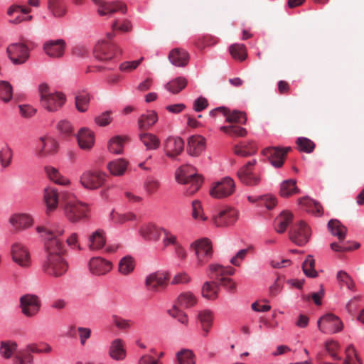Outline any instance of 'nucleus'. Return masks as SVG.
I'll list each match as a JSON object with an SVG mask.
<instances>
[{
  "label": "nucleus",
  "mask_w": 364,
  "mask_h": 364,
  "mask_svg": "<svg viewBox=\"0 0 364 364\" xmlns=\"http://www.w3.org/2000/svg\"><path fill=\"white\" fill-rule=\"evenodd\" d=\"M36 230L45 240L46 257L42 264V271L48 276L59 278L63 276L68 269V264L64 258L65 249L63 241L59 237L64 233V229L59 227L54 230H50L43 226H38Z\"/></svg>",
  "instance_id": "1"
},
{
  "label": "nucleus",
  "mask_w": 364,
  "mask_h": 364,
  "mask_svg": "<svg viewBox=\"0 0 364 364\" xmlns=\"http://www.w3.org/2000/svg\"><path fill=\"white\" fill-rule=\"evenodd\" d=\"M62 205L65 218L72 223L88 220L90 207L69 191H62Z\"/></svg>",
  "instance_id": "2"
},
{
  "label": "nucleus",
  "mask_w": 364,
  "mask_h": 364,
  "mask_svg": "<svg viewBox=\"0 0 364 364\" xmlns=\"http://www.w3.org/2000/svg\"><path fill=\"white\" fill-rule=\"evenodd\" d=\"M38 92L41 105L50 112H57L66 101V97L63 92H51L46 83H42L38 86Z\"/></svg>",
  "instance_id": "3"
},
{
  "label": "nucleus",
  "mask_w": 364,
  "mask_h": 364,
  "mask_svg": "<svg viewBox=\"0 0 364 364\" xmlns=\"http://www.w3.org/2000/svg\"><path fill=\"white\" fill-rule=\"evenodd\" d=\"M176 181L183 184H190L186 195L191 196L198 191L203 183L200 175L194 173V168L190 166H183L176 173Z\"/></svg>",
  "instance_id": "4"
},
{
  "label": "nucleus",
  "mask_w": 364,
  "mask_h": 364,
  "mask_svg": "<svg viewBox=\"0 0 364 364\" xmlns=\"http://www.w3.org/2000/svg\"><path fill=\"white\" fill-rule=\"evenodd\" d=\"M235 269L232 267H223L220 264H212L209 266V278L219 282V286L222 285L228 291L233 292L236 289V283L226 275H233Z\"/></svg>",
  "instance_id": "5"
},
{
  "label": "nucleus",
  "mask_w": 364,
  "mask_h": 364,
  "mask_svg": "<svg viewBox=\"0 0 364 364\" xmlns=\"http://www.w3.org/2000/svg\"><path fill=\"white\" fill-rule=\"evenodd\" d=\"M106 173L99 169H87L82 173L79 182L85 189L93 191L102 187L106 181Z\"/></svg>",
  "instance_id": "6"
},
{
  "label": "nucleus",
  "mask_w": 364,
  "mask_h": 364,
  "mask_svg": "<svg viewBox=\"0 0 364 364\" xmlns=\"http://www.w3.org/2000/svg\"><path fill=\"white\" fill-rule=\"evenodd\" d=\"M113 36V33H108L107 34L108 40H103L95 46L94 54L96 58L106 61L112 59L117 53H122V50L117 45L109 41Z\"/></svg>",
  "instance_id": "7"
},
{
  "label": "nucleus",
  "mask_w": 364,
  "mask_h": 364,
  "mask_svg": "<svg viewBox=\"0 0 364 364\" xmlns=\"http://www.w3.org/2000/svg\"><path fill=\"white\" fill-rule=\"evenodd\" d=\"M191 247L195 250L197 264L201 267L206 264L213 256L212 244L209 239L202 238L192 243Z\"/></svg>",
  "instance_id": "8"
},
{
  "label": "nucleus",
  "mask_w": 364,
  "mask_h": 364,
  "mask_svg": "<svg viewBox=\"0 0 364 364\" xmlns=\"http://www.w3.org/2000/svg\"><path fill=\"white\" fill-rule=\"evenodd\" d=\"M11 256L13 262L22 268H28L31 264L30 252L21 242H16L11 245Z\"/></svg>",
  "instance_id": "9"
},
{
  "label": "nucleus",
  "mask_w": 364,
  "mask_h": 364,
  "mask_svg": "<svg viewBox=\"0 0 364 364\" xmlns=\"http://www.w3.org/2000/svg\"><path fill=\"white\" fill-rule=\"evenodd\" d=\"M238 219V211L232 207L220 209L212 218L213 224L220 228L228 227L233 225Z\"/></svg>",
  "instance_id": "10"
},
{
  "label": "nucleus",
  "mask_w": 364,
  "mask_h": 364,
  "mask_svg": "<svg viewBox=\"0 0 364 364\" xmlns=\"http://www.w3.org/2000/svg\"><path fill=\"white\" fill-rule=\"evenodd\" d=\"M256 163V160H252L238 170L237 176L243 184L249 186H255L259 183L261 181L260 175L253 172V168Z\"/></svg>",
  "instance_id": "11"
},
{
  "label": "nucleus",
  "mask_w": 364,
  "mask_h": 364,
  "mask_svg": "<svg viewBox=\"0 0 364 364\" xmlns=\"http://www.w3.org/2000/svg\"><path fill=\"white\" fill-rule=\"evenodd\" d=\"M235 189L234 181L230 177H225L216 182L210 190L211 196L215 198H224L231 196Z\"/></svg>",
  "instance_id": "12"
},
{
  "label": "nucleus",
  "mask_w": 364,
  "mask_h": 364,
  "mask_svg": "<svg viewBox=\"0 0 364 364\" xmlns=\"http://www.w3.org/2000/svg\"><path fill=\"white\" fill-rule=\"evenodd\" d=\"M169 279V274L166 272H156L149 274L145 279V287L151 292H159L164 289Z\"/></svg>",
  "instance_id": "13"
},
{
  "label": "nucleus",
  "mask_w": 364,
  "mask_h": 364,
  "mask_svg": "<svg viewBox=\"0 0 364 364\" xmlns=\"http://www.w3.org/2000/svg\"><path fill=\"white\" fill-rule=\"evenodd\" d=\"M311 230L304 221L296 223L289 232L290 240L299 246L306 245L309 242Z\"/></svg>",
  "instance_id": "14"
},
{
  "label": "nucleus",
  "mask_w": 364,
  "mask_h": 364,
  "mask_svg": "<svg viewBox=\"0 0 364 364\" xmlns=\"http://www.w3.org/2000/svg\"><path fill=\"white\" fill-rule=\"evenodd\" d=\"M317 324L319 330L325 333H337L343 328V323L341 319L332 314H327L321 316L318 320Z\"/></svg>",
  "instance_id": "15"
},
{
  "label": "nucleus",
  "mask_w": 364,
  "mask_h": 364,
  "mask_svg": "<svg viewBox=\"0 0 364 364\" xmlns=\"http://www.w3.org/2000/svg\"><path fill=\"white\" fill-rule=\"evenodd\" d=\"M6 52L9 59L15 65L23 64L29 58L28 48L24 43H12L8 46Z\"/></svg>",
  "instance_id": "16"
},
{
  "label": "nucleus",
  "mask_w": 364,
  "mask_h": 364,
  "mask_svg": "<svg viewBox=\"0 0 364 364\" xmlns=\"http://www.w3.org/2000/svg\"><path fill=\"white\" fill-rule=\"evenodd\" d=\"M43 201L46 213L49 215L57 210L59 202L62 203V192L59 193L56 188L48 186L43 191Z\"/></svg>",
  "instance_id": "17"
},
{
  "label": "nucleus",
  "mask_w": 364,
  "mask_h": 364,
  "mask_svg": "<svg viewBox=\"0 0 364 364\" xmlns=\"http://www.w3.org/2000/svg\"><path fill=\"white\" fill-rule=\"evenodd\" d=\"M20 306L22 313L32 317L37 314L40 310L41 301L38 297L33 294H26L20 298Z\"/></svg>",
  "instance_id": "18"
},
{
  "label": "nucleus",
  "mask_w": 364,
  "mask_h": 364,
  "mask_svg": "<svg viewBox=\"0 0 364 364\" xmlns=\"http://www.w3.org/2000/svg\"><path fill=\"white\" fill-rule=\"evenodd\" d=\"M290 149V147L285 149L276 146L267 147L263 149L262 154L268 159L273 166L280 168L283 166L287 154Z\"/></svg>",
  "instance_id": "19"
},
{
  "label": "nucleus",
  "mask_w": 364,
  "mask_h": 364,
  "mask_svg": "<svg viewBox=\"0 0 364 364\" xmlns=\"http://www.w3.org/2000/svg\"><path fill=\"white\" fill-rule=\"evenodd\" d=\"M221 114L226 117V122L229 123L245 124L247 118L244 112L234 110L230 112L225 107H219L210 112V115L213 117Z\"/></svg>",
  "instance_id": "20"
},
{
  "label": "nucleus",
  "mask_w": 364,
  "mask_h": 364,
  "mask_svg": "<svg viewBox=\"0 0 364 364\" xmlns=\"http://www.w3.org/2000/svg\"><path fill=\"white\" fill-rule=\"evenodd\" d=\"M163 144L166 156L171 159L181 154L184 148V141L179 136H169Z\"/></svg>",
  "instance_id": "21"
},
{
  "label": "nucleus",
  "mask_w": 364,
  "mask_h": 364,
  "mask_svg": "<svg viewBox=\"0 0 364 364\" xmlns=\"http://www.w3.org/2000/svg\"><path fill=\"white\" fill-rule=\"evenodd\" d=\"M65 42L62 40L48 41L43 44L45 53L50 58H60L63 55Z\"/></svg>",
  "instance_id": "22"
},
{
  "label": "nucleus",
  "mask_w": 364,
  "mask_h": 364,
  "mask_svg": "<svg viewBox=\"0 0 364 364\" xmlns=\"http://www.w3.org/2000/svg\"><path fill=\"white\" fill-rule=\"evenodd\" d=\"M89 267L93 274L102 275L112 269V264L102 257H93L90 260Z\"/></svg>",
  "instance_id": "23"
},
{
  "label": "nucleus",
  "mask_w": 364,
  "mask_h": 364,
  "mask_svg": "<svg viewBox=\"0 0 364 364\" xmlns=\"http://www.w3.org/2000/svg\"><path fill=\"white\" fill-rule=\"evenodd\" d=\"M52 348L47 343H41L39 345L36 343H31L28 345L25 349H22L16 352L14 356V362L15 364H20L18 363V355H28L33 358V355L31 354V353H48L51 351Z\"/></svg>",
  "instance_id": "24"
},
{
  "label": "nucleus",
  "mask_w": 364,
  "mask_h": 364,
  "mask_svg": "<svg viewBox=\"0 0 364 364\" xmlns=\"http://www.w3.org/2000/svg\"><path fill=\"white\" fill-rule=\"evenodd\" d=\"M164 228L149 223L141 227L140 235L146 240L157 242L159 240Z\"/></svg>",
  "instance_id": "25"
},
{
  "label": "nucleus",
  "mask_w": 364,
  "mask_h": 364,
  "mask_svg": "<svg viewBox=\"0 0 364 364\" xmlns=\"http://www.w3.org/2000/svg\"><path fill=\"white\" fill-rule=\"evenodd\" d=\"M9 223L16 231H21L30 228L33 220L30 215L19 213L12 215L9 218Z\"/></svg>",
  "instance_id": "26"
},
{
  "label": "nucleus",
  "mask_w": 364,
  "mask_h": 364,
  "mask_svg": "<svg viewBox=\"0 0 364 364\" xmlns=\"http://www.w3.org/2000/svg\"><path fill=\"white\" fill-rule=\"evenodd\" d=\"M213 313L209 309L199 311L197 315V319L200 324L202 329V336L206 337L212 328L213 323Z\"/></svg>",
  "instance_id": "27"
},
{
  "label": "nucleus",
  "mask_w": 364,
  "mask_h": 364,
  "mask_svg": "<svg viewBox=\"0 0 364 364\" xmlns=\"http://www.w3.org/2000/svg\"><path fill=\"white\" fill-rule=\"evenodd\" d=\"M40 143V149L38 152L39 157H46L57 152L58 144L52 137H41Z\"/></svg>",
  "instance_id": "28"
},
{
  "label": "nucleus",
  "mask_w": 364,
  "mask_h": 364,
  "mask_svg": "<svg viewBox=\"0 0 364 364\" xmlns=\"http://www.w3.org/2000/svg\"><path fill=\"white\" fill-rule=\"evenodd\" d=\"M106 244L105 232L102 229H97L88 236V247L90 250H100Z\"/></svg>",
  "instance_id": "29"
},
{
  "label": "nucleus",
  "mask_w": 364,
  "mask_h": 364,
  "mask_svg": "<svg viewBox=\"0 0 364 364\" xmlns=\"http://www.w3.org/2000/svg\"><path fill=\"white\" fill-rule=\"evenodd\" d=\"M205 147V139L200 135L192 136L188 139L187 151L193 156H199Z\"/></svg>",
  "instance_id": "30"
},
{
  "label": "nucleus",
  "mask_w": 364,
  "mask_h": 364,
  "mask_svg": "<svg viewBox=\"0 0 364 364\" xmlns=\"http://www.w3.org/2000/svg\"><path fill=\"white\" fill-rule=\"evenodd\" d=\"M31 11V9L25 6L12 5L9 7L7 14L10 16L16 15V16L10 21L12 23L18 24L23 21H31L32 19V16H28L27 17L23 18L20 15L21 14H29Z\"/></svg>",
  "instance_id": "31"
},
{
  "label": "nucleus",
  "mask_w": 364,
  "mask_h": 364,
  "mask_svg": "<svg viewBox=\"0 0 364 364\" xmlns=\"http://www.w3.org/2000/svg\"><path fill=\"white\" fill-rule=\"evenodd\" d=\"M80 147L82 149H90L95 143L94 133L87 128H81L77 135Z\"/></svg>",
  "instance_id": "32"
},
{
  "label": "nucleus",
  "mask_w": 364,
  "mask_h": 364,
  "mask_svg": "<svg viewBox=\"0 0 364 364\" xmlns=\"http://www.w3.org/2000/svg\"><path fill=\"white\" fill-rule=\"evenodd\" d=\"M168 59L173 65L178 67H184L188 63L189 54L183 49L174 48L170 52Z\"/></svg>",
  "instance_id": "33"
},
{
  "label": "nucleus",
  "mask_w": 364,
  "mask_h": 364,
  "mask_svg": "<svg viewBox=\"0 0 364 364\" xmlns=\"http://www.w3.org/2000/svg\"><path fill=\"white\" fill-rule=\"evenodd\" d=\"M117 11H120L123 14H125L127 11V6L119 1L112 2H102L100 8H99L97 10V12L100 16H104L107 14H113Z\"/></svg>",
  "instance_id": "34"
},
{
  "label": "nucleus",
  "mask_w": 364,
  "mask_h": 364,
  "mask_svg": "<svg viewBox=\"0 0 364 364\" xmlns=\"http://www.w3.org/2000/svg\"><path fill=\"white\" fill-rule=\"evenodd\" d=\"M109 356L116 360H122L126 356V350L122 340L117 338L114 340L109 348Z\"/></svg>",
  "instance_id": "35"
},
{
  "label": "nucleus",
  "mask_w": 364,
  "mask_h": 364,
  "mask_svg": "<svg viewBox=\"0 0 364 364\" xmlns=\"http://www.w3.org/2000/svg\"><path fill=\"white\" fill-rule=\"evenodd\" d=\"M128 164V161L124 159H118L109 162L107 168L112 175L121 176L124 174Z\"/></svg>",
  "instance_id": "36"
},
{
  "label": "nucleus",
  "mask_w": 364,
  "mask_h": 364,
  "mask_svg": "<svg viewBox=\"0 0 364 364\" xmlns=\"http://www.w3.org/2000/svg\"><path fill=\"white\" fill-rule=\"evenodd\" d=\"M196 303V296L192 292L186 291L178 295L174 305L179 309H188L195 306Z\"/></svg>",
  "instance_id": "37"
},
{
  "label": "nucleus",
  "mask_w": 364,
  "mask_h": 364,
  "mask_svg": "<svg viewBox=\"0 0 364 364\" xmlns=\"http://www.w3.org/2000/svg\"><path fill=\"white\" fill-rule=\"evenodd\" d=\"M217 281L218 280L213 279L210 282H205L203 284L202 288V295L203 297L210 300H215L218 298L220 288Z\"/></svg>",
  "instance_id": "38"
},
{
  "label": "nucleus",
  "mask_w": 364,
  "mask_h": 364,
  "mask_svg": "<svg viewBox=\"0 0 364 364\" xmlns=\"http://www.w3.org/2000/svg\"><path fill=\"white\" fill-rule=\"evenodd\" d=\"M299 203L308 213L318 216L322 214L323 209L321 205L309 197H304L300 198L299 200Z\"/></svg>",
  "instance_id": "39"
},
{
  "label": "nucleus",
  "mask_w": 364,
  "mask_h": 364,
  "mask_svg": "<svg viewBox=\"0 0 364 364\" xmlns=\"http://www.w3.org/2000/svg\"><path fill=\"white\" fill-rule=\"evenodd\" d=\"M90 102V95L85 90L79 91L76 93L75 97V104L76 109L80 112H85L89 107Z\"/></svg>",
  "instance_id": "40"
},
{
  "label": "nucleus",
  "mask_w": 364,
  "mask_h": 364,
  "mask_svg": "<svg viewBox=\"0 0 364 364\" xmlns=\"http://www.w3.org/2000/svg\"><path fill=\"white\" fill-rule=\"evenodd\" d=\"M158 120V115L154 111L147 112L141 114L138 119L139 128L141 130H146L151 128Z\"/></svg>",
  "instance_id": "41"
},
{
  "label": "nucleus",
  "mask_w": 364,
  "mask_h": 364,
  "mask_svg": "<svg viewBox=\"0 0 364 364\" xmlns=\"http://www.w3.org/2000/svg\"><path fill=\"white\" fill-rule=\"evenodd\" d=\"M45 170L49 179L55 183L64 186H68L70 184V181L61 175L58 170L54 167L48 166L45 168Z\"/></svg>",
  "instance_id": "42"
},
{
  "label": "nucleus",
  "mask_w": 364,
  "mask_h": 364,
  "mask_svg": "<svg viewBox=\"0 0 364 364\" xmlns=\"http://www.w3.org/2000/svg\"><path fill=\"white\" fill-rule=\"evenodd\" d=\"M293 215L289 212H282L274 221V228L279 233H283L291 223Z\"/></svg>",
  "instance_id": "43"
},
{
  "label": "nucleus",
  "mask_w": 364,
  "mask_h": 364,
  "mask_svg": "<svg viewBox=\"0 0 364 364\" xmlns=\"http://www.w3.org/2000/svg\"><path fill=\"white\" fill-rule=\"evenodd\" d=\"M135 268V260L134 257L130 255L123 257L119 262L118 270L119 272L124 276L130 274Z\"/></svg>",
  "instance_id": "44"
},
{
  "label": "nucleus",
  "mask_w": 364,
  "mask_h": 364,
  "mask_svg": "<svg viewBox=\"0 0 364 364\" xmlns=\"http://www.w3.org/2000/svg\"><path fill=\"white\" fill-rule=\"evenodd\" d=\"M127 137L116 136L111 138L107 144V149L110 153L121 154L123 152L124 145Z\"/></svg>",
  "instance_id": "45"
},
{
  "label": "nucleus",
  "mask_w": 364,
  "mask_h": 364,
  "mask_svg": "<svg viewBox=\"0 0 364 364\" xmlns=\"http://www.w3.org/2000/svg\"><path fill=\"white\" fill-rule=\"evenodd\" d=\"M139 139L147 149L156 150L160 146L159 139L151 133H141Z\"/></svg>",
  "instance_id": "46"
},
{
  "label": "nucleus",
  "mask_w": 364,
  "mask_h": 364,
  "mask_svg": "<svg viewBox=\"0 0 364 364\" xmlns=\"http://www.w3.org/2000/svg\"><path fill=\"white\" fill-rule=\"evenodd\" d=\"M332 235L337 236L340 242L343 241L346 234V228L337 220H331L328 223Z\"/></svg>",
  "instance_id": "47"
},
{
  "label": "nucleus",
  "mask_w": 364,
  "mask_h": 364,
  "mask_svg": "<svg viewBox=\"0 0 364 364\" xmlns=\"http://www.w3.org/2000/svg\"><path fill=\"white\" fill-rule=\"evenodd\" d=\"M229 51L232 57L237 60L243 61L247 57L246 46L241 43H234L229 47Z\"/></svg>",
  "instance_id": "48"
},
{
  "label": "nucleus",
  "mask_w": 364,
  "mask_h": 364,
  "mask_svg": "<svg viewBox=\"0 0 364 364\" xmlns=\"http://www.w3.org/2000/svg\"><path fill=\"white\" fill-rule=\"evenodd\" d=\"M187 85V80L183 77H178L166 84L165 87L173 94L180 92Z\"/></svg>",
  "instance_id": "49"
},
{
  "label": "nucleus",
  "mask_w": 364,
  "mask_h": 364,
  "mask_svg": "<svg viewBox=\"0 0 364 364\" xmlns=\"http://www.w3.org/2000/svg\"><path fill=\"white\" fill-rule=\"evenodd\" d=\"M299 193L296 186V181L294 179H289L282 183L280 187V195L282 197H289L294 193Z\"/></svg>",
  "instance_id": "50"
},
{
  "label": "nucleus",
  "mask_w": 364,
  "mask_h": 364,
  "mask_svg": "<svg viewBox=\"0 0 364 364\" xmlns=\"http://www.w3.org/2000/svg\"><path fill=\"white\" fill-rule=\"evenodd\" d=\"M48 9L54 17H63L66 13L65 5L58 0H50L48 2Z\"/></svg>",
  "instance_id": "51"
},
{
  "label": "nucleus",
  "mask_w": 364,
  "mask_h": 364,
  "mask_svg": "<svg viewBox=\"0 0 364 364\" xmlns=\"http://www.w3.org/2000/svg\"><path fill=\"white\" fill-rule=\"evenodd\" d=\"M17 350V344L11 341H1L0 354L6 359L11 358Z\"/></svg>",
  "instance_id": "52"
},
{
  "label": "nucleus",
  "mask_w": 364,
  "mask_h": 364,
  "mask_svg": "<svg viewBox=\"0 0 364 364\" xmlns=\"http://www.w3.org/2000/svg\"><path fill=\"white\" fill-rule=\"evenodd\" d=\"M176 359L179 364H195V355L189 349H182L176 355Z\"/></svg>",
  "instance_id": "53"
},
{
  "label": "nucleus",
  "mask_w": 364,
  "mask_h": 364,
  "mask_svg": "<svg viewBox=\"0 0 364 364\" xmlns=\"http://www.w3.org/2000/svg\"><path fill=\"white\" fill-rule=\"evenodd\" d=\"M315 260L311 255H308L302 264V269L304 273L309 277H316L318 275L317 272L314 269Z\"/></svg>",
  "instance_id": "54"
},
{
  "label": "nucleus",
  "mask_w": 364,
  "mask_h": 364,
  "mask_svg": "<svg viewBox=\"0 0 364 364\" xmlns=\"http://www.w3.org/2000/svg\"><path fill=\"white\" fill-rule=\"evenodd\" d=\"M220 130L230 136L243 137L247 134V130L237 125L223 126Z\"/></svg>",
  "instance_id": "55"
},
{
  "label": "nucleus",
  "mask_w": 364,
  "mask_h": 364,
  "mask_svg": "<svg viewBox=\"0 0 364 364\" xmlns=\"http://www.w3.org/2000/svg\"><path fill=\"white\" fill-rule=\"evenodd\" d=\"M144 188L149 196L155 194L160 188V182L155 178L148 177L144 183Z\"/></svg>",
  "instance_id": "56"
},
{
  "label": "nucleus",
  "mask_w": 364,
  "mask_h": 364,
  "mask_svg": "<svg viewBox=\"0 0 364 364\" xmlns=\"http://www.w3.org/2000/svg\"><path fill=\"white\" fill-rule=\"evenodd\" d=\"M168 313L171 317L177 319L181 323L188 326V318L187 314L178 308L176 305H173L172 309L168 311Z\"/></svg>",
  "instance_id": "57"
},
{
  "label": "nucleus",
  "mask_w": 364,
  "mask_h": 364,
  "mask_svg": "<svg viewBox=\"0 0 364 364\" xmlns=\"http://www.w3.org/2000/svg\"><path fill=\"white\" fill-rule=\"evenodd\" d=\"M12 97V87L6 81H0V99L8 102Z\"/></svg>",
  "instance_id": "58"
},
{
  "label": "nucleus",
  "mask_w": 364,
  "mask_h": 364,
  "mask_svg": "<svg viewBox=\"0 0 364 364\" xmlns=\"http://www.w3.org/2000/svg\"><path fill=\"white\" fill-rule=\"evenodd\" d=\"M296 144L301 151L311 153L315 149V144L306 137H299L296 139Z\"/></svg>",
  "instance_id": "59"
},
{
  "label": "nucleus",
  "mask_w": 364,
  "mask_h": 364,
  "mask_svg": "<svg viewBox=\"0 0 364 364\" xmlns=\"http://www.w3.org/2000/svg\"><path fill=\"white\" fill-rule=\"evenodd\" d=\"M111 218L115 223L122 224L127 221L136 220V216L135 214L132 213H127L122 214L117 212H112Z\"/></svg>",
  "instance_id": "60"
},
{
  "label": "nucleus",
  "mask_w": 364,
  "mask_h": 364,
  "mask_svg": "<svg viewBox=\"0 0 364 364\" xmlns=\"http://www.w3.org/2000/svg\"><path fill=\"white\" fill-rule=\"evenodd\" d=\"M12 156V150L9 146H6L0 150V163L3 168H6L10 165Z\"/></svg>",
  "instance_id": "61"
},
{
  "label": "nucleus",
  "mask_w": 364,
  "mask_h": 364,
  "mask_svg": "<svg viewBox=\"0 0 364 364\" xmlns=\"http://www.w3.org/2000/svg\"><path fill=\"white\" fill-rule=\"evenodd\" d=\"M192 216L195 220H200L202 221H205L207 220V217H205L203 213L201 203L199 200H196L192 202Z\"/></svg>",
  "instance_id": "62"
},
{
  "label": "nucleus",
  "mask_w": 364,
  "mask_h": 364,
  "mask_svg": "<svg viewBox=\"0 0 364 364\" xmlns=\"http://www.w3.org/2000/svg\"><path fill=\"white\" fill-rule=\"evenodd\" d=\"M360 247L358 243H354V246L352 247L349 242L344 243L339 241V243L333 242L331 244V248L336 252H347L353 249H358Z\"/></svg>",
  "instance_id": "63"
},
{
  "label": "nucleus",
  "mask_w": 364,
  "mask_h": 364,
  "mask_svg": "<svg viewBox=\"0 0 364 364\" xmlns=\"http://www.w3.org/2000/svg\"><path fill=\"white\" fill-rule=\"evenodd\" d=\"M112 321L116 327L121 330H127L133 324L132 321L124 319L116 315L112 316Z\"/></svg>",
  "instance_id": "64"
}]
</instances>
